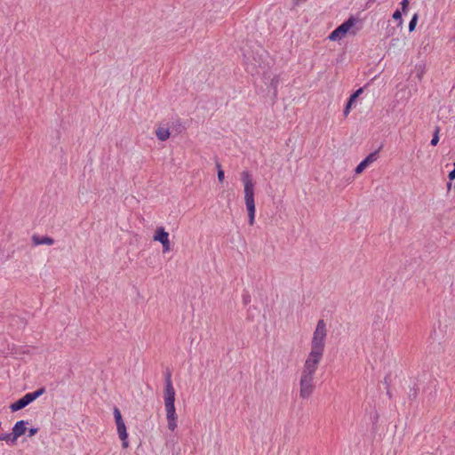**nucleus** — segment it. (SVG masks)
<instances>
[{"instance_id": "19", "label": "nucleus", "mask_w": 455, "mask_h": 455, "mask_svg": "<svg viewBox=\"0 0 455 455\" xmlns=\"http://www.w3.org/2000/svg\"><path fill=\"white\" fill-rule=\"evenodd\" d=\"M393 19L395 20H398L399 21V24L398 25H401L403 23V20H402V12L400 10H396L394 13H393Z\"/></svg>"}, {"instance_id": "23", "label": "nucleus", "mask_w": 455, "mask_h": 455, "mask_svg": "<svg viewBox=\"0 0 455 455\" xmlns=\"http://www.w3.org/2000/svg\"><path fill=\"white\" fill-rule=\"evenodd\" d=\"M37 432H38V428L31 427V428L28 429V437L34 436Z\"/></svg>"}, {"instance_id": "20", "label": "nucleus", "mask_w": 455, "mask_h": 455, "mask_svg": "<svg viewBox=\"0 0 455 455\" xmlns=\"http://www.w3.org/2000/svg\"><path fill=\"white\" fill-rule=\"evenodd\" d=\"M217 168H218V180L220 182H223L224 178H225L224 171L220 169V164H217Z\"/></svg>"}, {"instance_id": "25", "label": "nucleus", "mask_w": 455, "mask_h": 455, "mask_svg": "<svg viewBox=\"0 0 455 455\" xmlns=\"http://www.w3.org/2000/svg\"><path fill=\"white\" fill-rule=\"evenodd\" d=\"M449 179L451 180H453L455 179V169H453L451 172H450L449 173Z\"/></svg>"}, {"instance_id": "10", "label": "nucleus", "mask_w": 455, "mask_h": 455, "mask_svg": "<svg viewBox=\"0 0 455 455\" xmlns=\"http://www.w3.org/2000/svg\"><path fill=\"white\" fill-rule=\"evenodd\" d=\"M28 424L25 420L17 421L12 427V439H18L20 436L25 434Z\"/></svg>"}, {"instance_id": "9", "label": "nucleus", "mask_w": 455, "mask_h": 455, "mask_svg": "<svg viewBox=\"0 0 455 455\" xmlns=\"http://www.w3.org/2000/svg\"><path fill=\"white\" fill-rule=\"evenodd\" d=\"M363 92V88L361 87L350 95V97L346 104V107L344 108V111H343V114L345 116H348V114L352 108L353 103H355L356 99L362 94Z\"/></svg>"}, {"instance_id": "5", "label": "nucleus", "mask_w": 455, "mask_h": 455, "mask_svg": "<svg viewBox=\"0 0 455 455\" xmlns=\"http://www.w3.org/2000/svg\"><path fill=\"white\" fill-rule=\"evenodd\" d=\"M113 414H114V418L116 420L119 438L123 441V443H122L123 447L125 448L128 446V443L126 441V439L128 437V434L126 431L125 424L122 419L121 411L117 407H115L114 411H113Z\"/></svg>"}, {"instance_id": "22", "label": "nucleus", "mask_w": 455, "mask_h": 455, "mask_svg": "<svg viewBox=\"0 0 455 455\" xmlns=\"http://www.w3.org/2000/svg\"><path fill=\"white\" fill-rule=\"evenodd\" d=\"M408 5H409V1L408 0H403L401 2V6H402V12H405L407 11Z\"/></svg>"}, {"instance_id": "4", "label": "nucleus", "mask_w": 455, "mask_h": 455, "mask_svg": "<svg viewBox=\"0 0 455 455\" xmlns=\"http://www.w3.org/2000/svg\"><path fill=\"white\" fill-rule=\"evenodd\" d=\"M355 19L350 17L348 20L344 21L341 25L336 28L328 36L331 41H337L343 38L347 33L354 27Z\"/></svg>"}, {"instance_id": "27", "label": "nucleus", "mask_w": 455, "mask_h": 455, "mask_svg": "<svg viewBox=\"0 0 455 455\" xmlns=\"http://www.w3.org/2000/svg\"><path fill=\"white\" fill-rule=\"evenodd\" d=\"M447 188H448V190H450V189H451V182H449V183L447 184Z\"/></svg>"}, {"instance_id": "18", "label": "nucleus", "mask_w": 455, "mask_h": 455, "mask_svg": "<svg viewBox=\"0 0 455 455\" xmlns=\"http://www.w3.org/2000/svg\"><path fill=\"white\" fill-rule=\"evenodd\" d=\"M164 381H165V386H172V374H171L170 371H165V373H164Z\"/></svg>"}, {"instance_id": "24", "label": "nucleus", "mask_w": 455, "mask_h": 455, "mask_svg": "<svg viewBox=\"0 0 455 455\" xmlns=\"http://www.w3.org/2000/svg\"><path fill=\"white\" fill-rule=\"evenodd\" d=\"M162 245H163L164 252H166V251H170V241H167V243H165V242L163 243Z\"/></svg>"}, {"instance_id": "16", "label": "nucleus", "mask_w": 455, "mask_h": 455, "mask_svg": "<svg viewBox=\"0 0 455 455\" xmlns=\"http://www.w3.org/2000/svg\"><path fill=\"white\" fill-rule=\"evenodd\" d=\"M0 441H5L8 444H15L17 439H12V434H1Z\"/></svg>"}, {"instance_id": "7", "label": "nucleus", "mask_w": 455, "mask_h": 455, "mask_svg": "<svg viewBox=\"0 0 455 455\" xmlns=\"http://www.w3.org/2000/svg\"><path fill=\"white\" fill-rule=\"evenodd\" d=\"M168 428L172 431L177 427V414L174 403L164 404Z\"/></svg>"}, {"instance_id": "8", "label": "nucleus", "mask_w": 455, "mask_h": 455, "mask_svg": "<svg viewBox=\"0 0 455 455\" xmlns=\"http://www.w3.org/2000/svg\"><path fill=\"white\" fill-rule=\"evenodd\" d=\"M380 146L377 150L367 156L360 164L356 166L355 172L359 174L363 172L371 164L375 162L379 157V151L381 149Z\"/></svg>"}, {"instance_id": "26", "label": "nucleus", "mask_w": 455, "mask_h": 455, "mask_svg": "<svg viewBox=\"0 0 455 455\" xmlns=\"http://www.w3.org/2000/svg\"><path fill=\"white\" fill-rule=\"evenodd\" d=\"M277 78H273L272 81H271V86H273L274 88L276 87V84H277Z\"/></svg>"}, {"instance_id": "1", "label": "nucleus", "mask_w": 455, "mask_h": 455, "mask_svg": "<svg viewBox=\"0 0 455 455\" xmlns=\"http://www.w3.org/2000/svg\"><path fill=\"white\" fill-rule=\"evenodd\" d=\"M326 335V324L323 319H320L313 333L311 351L305 362L301 375L314 377L323 355Z\"/></svg>"}, {"instance_id": "2", "label": "nucleus", "mask_w": 455, "mask_h": 455, "mask_svg": "<svg viewBox=\"0 0 455 455\" xmlns=\"http://www.w3.org/2000/svg\"><path fill=\"white\" fill-rule=\"evenodd\" d=\"M241 180L243 183L244 202L248 211L249 224L253 225L255 220V202H254V182L248 171L241 174Z\"/></svg>"}, {"instance_id": "13", "label": "nucleus", "mask_w": 455, "mask_h": 455, "mask_svg": "<svg viewBox=\"0 0 455 455\" xmlns=\"http://www.w3.org/2000/svg\"><path fill=\"white\" fill-rule=\"evenodd\" d=\"M154 240L160 242L161 243H167L169 241V234L164 230V228H158L156 231V235H154Z\"/></svg>"}, {"instance_id": "6", "label": "nucleus", "mask_w": 455, "mask_h": 455, "mask_svg": "<svg viewBox=\"0 0 455 455\" xmlns=\"http://www.w3.org/2000/svg\"><path fill=\"white\" fill-rule=\"evenodd\" d=\"M299 395L303 399L308 398L314 391V377L301 375L299 381Z\"/></svg>"}, {"instance_id": "3", "label": "nucleus", "mask_w": 455, "mask_h": 455, "mask_svg": "<svg viewBox=\"0 0 455 455\" xmlns=\"http://www.w3.org/2000/svg\"><path fill=\"white\" fill-rule=\"evenodd\" d=\"M45 393V388L41 387L35 392L27 393L24 396L20 398L15 403H12L10 405V409L12 411H18L26 406H28L29 403H31L33 401L37 399L39 396H41L43 394Z\"/></svg>"}, {"instance_id": "15", "label": "nucleus", "mask_w": 455, "mask_h": 455, "mask_svg": "<svg viewBox=\"0 0 455 455\" xmlns=\"http://www.w3.org/2000/svg\"><path fill=\"white\" fill-rule=\"evenodd\" d=\"M441 128L439 126L435 127V131L433 133V138L430 141L431 146H436L439 142V133H440Z\"/></svg>"}, {"instance_id": "17", "label": "nucleus", "mask_w": 455, "mask_h": 455, "mask_svg": "<svg viewBox=\"0 0 455 455\" xmlns=\"http://www.w3.org/2000/svg\"><path fill=\"white\" fill-rule=\"evenodd\" d=\"M418 21V15L414 14L411 20L409 22V31L411 32L415 29L416 24Z\"/></svg>"}, {"instance_id": "21", "label": "nucleus", "mask_w": 455, "mask_h": 455, "mask_svg": "<svg viewBox=\"0 0 455 455\" xmlns=\"http://www.w3.org/2000/svg\"><path fill=\"white\" fill-rule=\"evenodd\" d=\"M251 302V295L248 291H244L243 293V303L244 305H247Z\"/></svg>"}, {"instance_id": "12", "label": "nucleus", "mask_w": 455, "mask_h": 455, "mask_svg": "<svg viewBox=\"0 0 455 455\" xmlns=\"http://www.w3.org/2000/svg\"><path fill=\"white\" fill-rule=\"evenodd\" d=\"M32 242L34 245H52L54 243V240L52 237L49 236H39L36 235H34L32 236Z\"/></svg>"}, {"instance_id": "14", "label": "nucleus", "mask_w": 455, "mask_h": 455, "mask_svg": "<svg viewBox=\"0 0 455 455\" xmlns=\"http://www.w3.org/2000/svg\"><path fill=\"white\" fill-rule=\"evenodd\" d=\"M156 135L159 140L165 141L170 137L169 129L164 128V127H159L156 131Z\"/></svg>"}, {"instance_id": "11", "label": "nucleus", "mask_w": 455, "mask_h": 455, "mask_svg": "<svg viewBox=\"0 0 455 455\" xmlns=\"http://www.w3.org/2000/svg\"><path fill=\"white\" fill-rule=\"evenodd\" d=\"M164 404L175 403V389L173 385L164 387Z\"/></svg>"}]
</instances>
